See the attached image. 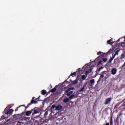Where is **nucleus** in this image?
I'll list each match as a JSON object with an SVG mask.
<instances>
[{
  "label": "nucleus",
  "mask_w": 125,
  "mask_h": 125,
  "mask_svg": "<svg viewBox=\"0 0 125 125\" xmlns=\"http://www.w3.org/2000/svg\"><path fill=\"white\" fill-rule=\"evenodd\" d=\"M109 77H111V74L108 72V71H103L101 73V76L97 81V83H100V81H102V82H104L108 79Z\"/></svg>",
  "instance_id": "obj_1"
},
{
  "label": "nucleus",
  "mask_w": 125,
  "mask_h": 125,
  "mask_svg": "<svg viewBox=\"0 0 125 125\" xmlns=\"http://www.w3.org/2000/svg\"><path fill=\"white\" fill-rule=\"evenodd\" d=\"M36 98L35 97H33L31 100L30 103L27 105L26 107H25V110H27L28 108H29V106H31L32 104H38V102L39 101V98Z\"/></svg>",
  "instance_id": "obj_2"
},
{
  "label": "nucleus",
  "mask_w": 125,
  "mask_h": 125,
  "mask_svg": "<svg viewBox=\"0 0 125 125\" xmlns=\"http://www.w3.org/2000/svg\"><path fill=\"white\" fill-rule=\"evenodd\" d=\"M12 106L8 105L4 109V113L6 114V115H12V113L14 111L13 109H11L7 110V109H10Z\"/></svg>",
  "instance_id": "obj_3"
},
{
  "label": "nucleus",
  "mask_w": 125,
  "mask_h": 125,
  "mask_svg": "<svg viewBox=\"0 0 125 125\" xmlns=\"http://www.w3.org/2000/svg\"><path fill=\"white\" fill-rule=\"evenodd\" d=\"M94 83H95V80L94 79H91L88 84V89H91L93 87Z\"/></svg>",
  "instance_id": "obj_4"
},
{
  "label": "nucleus",
  "mask_w": 125,
  "mask_h": 125,
  "mask_svg": "<svg viewBox=\"0 0 125 125\" xmlns=\"http://www.w3.org/2000/svg\"><path fill=\"white\" fill-rule=\"evenodd\" d=\"M74 89V87H70L67 90H66L65 91V94L67 95V96H70V95H72L73 94V90Z\"/></svg>",
  "instance_id": "obj_5"
},
{
  "label": "nucleus",
  "mask_w": 125,
  "mask_h": 125,
  "mask_svg": "<svg viewBox=\"0 0 125 125\" xmlns=\"http://www.w3.org/2000/svg\"><path fill=\"white\" fill-rule=\"evenodd\" d=\"M82 73H83V69L82 68H79L76 72L72 73L70 76H76V74H77L78 76H81Z\"/></svg>",
  "instance_id": "obj_6"
},
{
  "label": "nucleus",
  "mask_w": 125,
  "mask_h": 125,
  "mask_svg": "<svg viewBox=\"0 0 125 125\" xmlns=\"http://www.w3.org/2000/svg\"><path fill=\"white\" fill-rule=\"evenodd\" d=\"M33 110H32V115L34 116L36 115V114H39L41 112V110L39 109V108L35 107L34 109H32Z\"/></svg>",
  "instance_id": "obj_7"
},
{
  "label": "nucleus",
  "mask_w": 125,
  "mask_h": 125,
  "mask_svg": "<svg viewBox=\"0 0 125 125\" xmlns=\"http://www.w3.org/2000/svg\"><path fill=\"white\" fill-rule=\"evenodd\" d=\"M112 97H110L106 99L105 102H104V104L105 105H108L109 103H111V101H112Z\"/></svg>",
  "instance_id": "obj_8"
},
{
  "label": "nucleus",
  "mask_w": 125,
  "mask_h": 125,
  "mask_svg": "<svg viewBox=\"0 0 125 125\" xmlns=\"http://www.w3.org/2000/svg\"><path fill=\"white\" fill-rule=\"evenodd\" d=\"M103 68L104 67L103 66H101L99 68H97V70L96 71V76H98V75H100L99 73L100 72L101 70L103 69Z\"/></svg>",
  "instance_id": "obj_9"
},
{
  "label": "nucleus",
  "mask_w": 125,
  "mask_h": 125,
  "mask_svg": "<svg viewBox=\"0 0 125 125\" xmlns=\"http://www.w3.org/2000/svg\"><path fill=\"white\" fill-rule=\"evenodd\" d=\"M33 111H34V109H31V110L26 111L25 113L26 116L29 117V116H30V115L33 113Z\"/></svg>",
  "instance_id": "obj_10"
},
{
  "label": "nucleus",
  "mask_w": 125,
  "mask_h": 125,
  "mask_svg": "<svg viewBox=\"0 0 125 125\" xmlns=\"http://www.w3.org/2000/svg\"><path fill=\"white\" fill-rule=\"evenodd\" d=\"M111 75H116L117 74V68H112L111 71Z\"/></svg>",
  "instance_id": "obj_11"
},
{
  "label": "nucleus",
  "mask_w": 125,
  "mask_h": 125,
  "mask_svg": "<svg viewBox=\"0 0 125 125\" xmlns=\"http://www.w3.org/2000/svg\"><path fill=\"white\" fill-rule=\"evenodd\" d=\"M87 83V82L86 83H84L83 87L79 90L80 92H82V91H83V90H84V88H85V87H86Z\"/></svg>",
  "instance_id": "obj_12"
},
{
  "label": "nucleus",
  "mask_w": 125,
  "mask_h": 125,
  "mask_svg": "<svg viewBox=\"0 0 125 125\" xmlns=\"http://www.w3.org/2000/svg\"><path fill=\"white\" fill-rule=\"evenodd\" d=\"M62 108V106L58 104L57 106H56L55 110L56 111H60V110H61Z\"/></svg>",
  "instance_id": "obj_13"
},
{
  "label": "nucleus",
  "mask_w": 125,
  "mask_h": 125,
  "mask_svg": "<svg viewBox=\"0 0 125 125\" xmlns=\"http://www.w3.org/2000/svg\"><path fill=\"white\" fill-rule=\"evenodd\" d=\"M91 72H92V69H91V68H90V69H89L88 70H87L85 72V75L86 76H87V75H88V74H90V73H91Z\"/></svg>",
  "instance_id": "obj_14"
},
{
  "label": "nucleus",
  "mask_w": 125,
  "mask_h": 125,
  "mask_svg": "<svg viewBox=\"0 0 125 125\" xmlns=\"http://www.w3.org/2000/svg\"><path fill=\"white\" fill-rule=\"evenodd\" d=\"M107 44H114V41H113V40L110 39L109 40L107 41Z\"/></svg>",
  "instance_id": "obj_15"
},
{
  "label": "nucleus",
  "mask_w": 125,
  "mask_h": 125,
  "mask_svg": "<svg viewBox=\"0 0 125 125\" xmlns=\"http://www.w3.org/2000/svg\"><path fill=\"white\" fill-rule=\"evenodd\" d=\"M102 53H103V54H101ZM99 54H101V55H100L98 57V58H99V57H104V54H103V53H102L101 51H99V52L97 53V55H99Z\"/></svg>",
  "instance_id": "obj_16"
},
{
  "label": "nucleus",
  "mask_w": 125,
  "mask_h": 125,
  "mask_svg": "<svg viewBox=\"0 0 125 125\" xmlns=\"http://www.w3.org/2000/svg\"><path fill=\"white\" fill-rule=\"evenodd\" d=\"M69 98L70 100H72V99H74V98H76V95L74 94H72L69 96Z\"/></svg>",
  "instance_id": "obj_17"
},
{
  "label": "nucleus",
  "mask_w": 125,
  "mask_h": 125,
  "mask_svg": "<svg viewBox=\"0 0 125 125\" xmlns=\"http://www.w3.org/2000/svg\"><path fill=\"white\" fill-rule=\"evenodd\" d=\"M69 101H70V99L69 98H65V99H64L63 100V102L64 103H68V102H69Z\"/></svg>",
  "instance_id": "obj_18"
},
{
  "label": "nucleus",
  "mask_w": 125,
  "mask_h": 125,
  "mask_svg": "<svg viewBox=\"0 0 125 125\" xmlns=\"http://www.w3.org/2000/svg\"><path fill=\"white\" fill-rule=\"evenodd\" d=\"M25 107V110H26V108L25 107H27V106H25V105H20L18 107L16 108L15 110V112H17V111H18V109H19V108H20V107Z\"/></svg>",
  "instance_id": "obj_19"
},
{
  "label": "nucleus",
  "mask_w": 125,
  "mask_h": 125,
  "mask_svg": "<svg viewBox=\"0 0 125 125\" xmlns=\"http://www.w3.org/2000/svg\"><path fill=\"white\" fill-rule=\"evenodd\" d=\"M57 89H56V87H55L54 88H53V89H51L50 90V92H55V91H56Z\"/></svg>",
  "instance_id": "obj_20"
},
{
  "label": "nucleus",
  "mask_w": 125,
  "mask_h": 125,
  "mask_svg": "<svg viewBox=\"0 0 125 125\" xmlns=\"http://www.w3.org/2000/svg\"><path fill=\"white\" fill-rule=\"evenodd\" d=\"M41 93H42V95H45V94H46V93H47V92H46V90H43L42 91Z\"/></svg>",
  "instance_id": "obj_21"
},
{
  "label": "nucleus",
  "mask_w": 125,
  "mask_h": 125,
  "mask_svg": "<svg viewBox=\"0 0 125 125\" xmlns=\"http://www.w3.org/2000/svg\"><path fill=\"white\" fill-rule=\"evenodd\" d=\"M113 53V49H110L109 50H108L107 51V52L106 53V54L108 55V54H111V53Z\"/></svg>",
  "instance_id": "obj_22"
},
{
  "label": "nucleus",
  "mask_w": 125,
  "mask_h": 125,
  "mask_svg": "<svg viewBox=\"0 0 125 125\" xmlns=\"http://www.w3.org/2000/svg\"><path fill=\"white\" fill-rule=\"evenodd\" d=\"M110 125H113V116L110 117Z\"/></svg>",
  "instance_id": "obj_23"
},
{
  "label": "nucleus",
  "mask_w": 125,
  "mask_h": 125,
  "mask_svg": "<svg viewBox=\"0 0 125 125\" xmlns=\"http://www.w3.org/2000/svg\"><path fill=\"white\" fill-rule=\"evenodd\" d=\"M71 83L72 84H77V83H78V80H74L73 82Z\"/></svg>",
  "instance_id": "obj_24"
},
{
  "label": "nucleus",
  "mask_w": 125,
  "mask_h": 125,
  "mask_svg": "<svg viewBox=\"0 0 125 125\" xmlns=\"http://www.w3.org/2000/svg\"><path fill=\"white\" fill-rule=\"evenodd\" d=\"M54 108H55V109H56V106H55V104H53V105L51 106V110L52 111L54 110Z\"/></svg>",
  "instance_id": "obj_25"
},
{
  "label": "nucleus",
  "mask_w": 125,
  "mask_h": 125,
  "mask_svg": "<svg viewBox=\"0 0 125 125\" xmlns=\"http://www.w3.org/2000/svg\"><path fill=\"white\" fill-rule=\"evenodd\" d=\"M48 115V111H45L44 114V118H46V116Z\"/></svg>",
  "instance_id": "obj_26"
},
{
  "label": "nucleus",
  "mask_w": 125,
  "mask_h": 125,
  "mask_svg": "<svg viewBox=\"0 0 125 125\" xmlns=\"http://www.w3.org/2000/svg\"><path fill=\"white\" fill-rule=\"evenodd\" d=\"M125 53H123V54H122L121 55V57H120V59H123V58H125Z\"/></svg>",
  "instance_id": "obj_27"
},
{
  "label": "nucleus",
  "mask_w": 125,
  "mask_h": 125,
  "mask_svg": "<svg viewBox=\"0 0 125 125\" xmlns=\"http://www.w3.org/2000/svg\"><path fill=\"white\" fill-rule=\"evenodd\" d=\"M101 64H102V61L100 60L98 62H97V66H99Z\"/></svg>",
  "instance_id": "obj_28"
},
{
  "label": "nucleus",
  "mask_w": 125,
  "mask_h": 125,
  "mask_svg": "<svg viewBox=\"0 0 125 125\" xmlns=\"http://www.w3.org/2000/svg\"><path fill=\"white\" fill-rule=\"evenodd\" d=\"M82 80H83V81H84V80H85V79H86V76H85V75H82Z\"/></svg>",
  "instance_id": "obj_29"
},
{
  "label": "nucleus",
  "mask_w": 125,
  "mask_h": 125,
  "mask_svg": "<svg viewBox=\"0 0 125 125\" xmlns=\"http://www.w3.org/2000/svg\"><path fill=\"white\" fill-rule=\"evenodd\" d=\"M107 60H108V59H107L106 58H103V61L104 62H106Z\"/></svg>",
  "instance_id": "obj_30"
},
{
  "label": "nucleus",
  "mask_w": 125,
  "mask_h": 125,
  "mask_svg": "<svg viewBox=\"0 0 125 125\" xmlns=\"http://www.w3.org/2000/svg\"><path fill=\"white\" fill-rule=\"evenodd\" d=\"M114 60V59L113 58H110L109 61H108V63H112V61Z\"/></svg>",
  "instance_id": "obj_31"
},
{
  "label": "nucleus",
  "mask_w": 125,
  "mask_h": 125,
  "mask_svg": "<svg viewBox=\"0 0 125 125\" xmlns=\"http://www.w3.org/2000/svg\"><path fill=\"white\" fill-rule=\"evenodd\" d=\"M120 62V60H119V59H115L114 60V62L115 63H117V62Z\"/></svg>",
  "instance_id": "obj_32"
},
{
  "label": "nucleus",
  "mask_w": 125,
  "mask_h": 125,
  "mask_svg": "<svg viewBox=\"0 0 125 125\" xmlns=\"http://www.w3.org/2000/svg\"><path fill=\"white\" fill-rule=\"evenodd\" d=\"M119 51H120V50H118L116 52H115V53L114 54H115V55H118V54H119Z\"/></svg>",
  "instance_id": "obj_33"
},
{
  "label": "nucleus",
  "mask_w": 125,
  "mask_h": 125,
  "mask_svg": "<svg viewBox=\"0 0 125 125\" xmlns=\"http://www.w3.org/2000/svg\"><path fill=\"white\" fill-rule=\"evenodd\" d=\"M115 56H116V54H114L113 55L112 54V57H111V58H113V59H114V58H115Z\"/></svg>",
  "instance_id": "obj_34"
},
{
  "label": "nucleus",
  "mask_w": 125,
  "mask_h": 125,
  "mask_svg": "<svg viewBox=\"0 0 125 125\" xmlns=\"http://www.w3.org/2000/svg\"><path fill=\"white\" fill-rule=\"evenodd\" d=\"M124 67H125V62H124L123 65H122V66H121V68H124Z\"/></svg>",
  "instance_id": "obj_35"
},
{
  "label": "nucleus",
  "mask_w": 125,
  "mask_h": 125,
  "mask_svg": "<svg viewBox=\"0 0 125 125\" xmlns=\"http://www.w3.org/2000/svg\"><path fill=\"white\" fill-rule=\"evenodd\" d=\"M105 125H110V124L109 123H107L105 124Z\"/></svg>",
  "instance_id": "obj_36"
},
{
  "label": "nucleus",
  "mask_w": 125,
  "mask_h": 125,
  "mask_svg": "<svg viewBox=\"0 0 125 125\" xmlns=\"http://www.w3.org/2000/svg\"><path fill=\"white\" fill-rule=\"evenodd\" d=\"M40 97H41V96H40L38 98H39V101H41V100H40Z\"/></svg>",
  "instance_id": "obj_37"
},
{
  "label": "nucleus",
  "mask_w": 125,
  "mask_h": 125,
  "mask_svg": "<svg viewBox=\"0 0 125 125\" xmlns=\"http://www.w3.org/2000/svg\"><path fill=\"white\" fill-rule=\"evenodd\" d=\"M116 42H120V39H118Z\"/></svg>",
  "instance_id": "obj_38"
},
{
  "label": "nucleus",
  "mask_w": 125,
  "mask_h": 125,
  "mask_svg": "<svg viewBox=\"0 0 125 125\" xmlns=\"http://www.w3.org/2000/svg\"><path fill=\"white\" fill-rule=\"evenodd\" d=\"M97 59H98V58H97V59H95V61H96V60H97Z\"/></svg>",
  "instance_id": "obj_39"
},
{
  "label": "nucleus",
  "mask_w": 125,
  "mask_h": 125,
  "mask_svg": "<svg viewBox=\"0 0 125 125\" xmlns=\"http://www.w3.org/2000/svg\"><path fill=\"white\" fill-rule=\"evenodd\" d=\"M119 119V117H117L116 120H118Z\"/></svg>",
  "instance_id": "obj_40"
},
{
  "label": "nucleus",
  "mask_w": 125,
  "mask_h": 125,
  "mask_svg": "<svg viewBox=\"0 0 125 125\" xmlns=\"http://www.w3.org/2000/svg\"><path fill=\"white\" fill-rule=\"evenodd\" d=\"M66 82H67V80H65L64 83Z\"/></svg>",
  "instance_id": "obj_41"
},
{
  "label": "nucleus",
  "mask_w": 125,
  "mask_h": 125,
  "mask_svg": "<svg viewBox=\"0 0 125 125\" xmlns=\"http://www.w3.org/2000/svg\"><path fill=\"white\" fill-rule=\"evenodd\" d=\"M82 69H83V67H82Z\"/></svg>",
  "instance_id": "obj_42"
},
{
  "label": "nucleus",
  "mask_w": 125,
  "mask_h": 125,
  "mask_svg": "<svg viewBox=\"0 0 125 125\" xmlns=\"http://www.w3.org/2000/svg\"><path fill=\"white\" fill-rule=\"evenodd\" d=\"M124 53H125V51L124 52Z\"/></svg>",
  "instance_id": "obj_43"
},
{
  "label": "nucleus",
  "mask_w": 125,
  "mask_h": 125,
  "mask_svg": "<svg viewBox=\"0 0 125 125\" xmlns=\"http://www.w3.org/2000/svg\"><path fill=\"white\" fill-rule=\"evenodd\" d=\"M69 78H70V76L69 77ZM69 78H68V79H69Z\"/></svg>",
  "instance_id": "obj_44"
}]
</instances>
